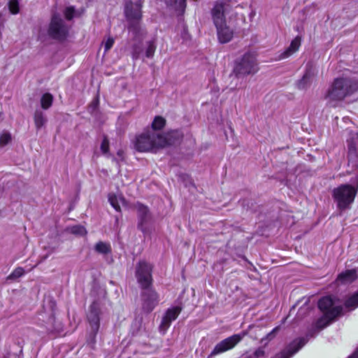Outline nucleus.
Listing matches in <instances>:
<instances>
[{"instance_id": "1", "label": "nucleus", "mask_w": 358, "mask_h": 358, "mask_svg": "<svg viewBox=\"0 0 358 358\" xmlns=\"http://www.w3.org/2000/svg\"><path fill=\"white\" fill-rule=\"evenodd\" d=\"M318 307L323 315L317 320L315 325L320 330L343 315L345 309L352 310L357 308L358 292H355L344 301L336 297H323L318 301Z\"/></svg>"}, {"instance_id": "2", "label": "nucleus", "mask_w": 358, "mask_h": 358, "mask_svg": "<svg viewBox=\"0 0 358 358\" xmlns=\"http://www.w3.org/2000/svg\"><path fill=\"white\" fill-rule=\"evenodd\" d=\"M169 144L166 137L162 134L148 129L137 136L134 147L139 152H154Z\"/></svg>"}, {"instance_id": "3", "label": "nucleus", "mask_w": 358, "mask_h": 358, "mask_svg": "<svg viewBox=\"0 0 358 358\" xmlns=\"http://www.w3.org/2000/svg\"><path fill=\"white\" fill-rule=\"evenodd\" d=\"M358 192V178L356 185L343 184L334 188L332 197L337 208L341 212L350 209Z\"/></svg>"}, {"instance_id": "4", "label": "nucleus", "mask_w": 358, "mask_h": 358, "mask_svg": "<svg viewBox=\"0 0 358 358\" xmlns=\"http://www.w3.org/2000/svg\"><path fill=\"white\" fill-rule=\"evenodd\" d=\"M358 90V80L347 78L334 80L327 93V98L334 101H341Z\"/></svg>"}, {"instance_id": "5", "label": "nucleus", "mask_w": 358, "mask_h": 358, "mask_svg": "<svg viewBox=\"0 0 358 358\" xmlns=\"http://www.w3.org/2000/svg\"><path fill=\"white\" fill-rule=\"evenodd\" d=\"M143 2L138 0L135 3L131 1H127L124 5V15L129 22V31L132 32L135 38H138L141 34L140 22L142 18Z\"/></svg>"}, {"instance_id": "6", "label": "nucleus", "mask_w": 358, "mask_h": 358, "mask_svg": "<svg viewBox=\"0 0 358 358\" xmlns=\"http://www.w3.org/2000/svg\"><path fill=\"white\" fill-rule=\"evenodd\" d=\"M258 70L256 57L251 52H246L241 58L236 59L234 67V73L236 77L254 75Z\"/></svg>"}, {"instance_id": "7", "label": "nucleus", "mask_w": 358, "mask_h": 358, "mask_svg": "<svg viewBox=\"0 0 358 358\" xmlns=\"http://www.w3.org/2000/svg\"><path fill=\"white\" fill-rule=\"evenodd\" d=\"M70 27L58 13L52 15L48 34L49 36L58 41H64L69 36Z\"/></svg>"}, {"instance_id": "8", "label": "nucleus", "mask_w": 358, "mask_h": 358, "mask_svg": "<svg viewBox=\"0 0 358 358\" xmlns=\"http://www.w3.org/2000/svg\"><path fill=\"white\" fill-rule=\"evenodd\" d=\"M101 302L94 301L90 306L87 315V320L90 331L89 333L88 342L94 344L96 341V336L100 326Z\"/></svg>"}, {"instance_id": "9", "label": "nucleus", "mask_w": 358, "mask_h": 358, "mask_svg": "<svg viewBox=\"0 0 358 358\" xmlns=\"http://www.w3.org/2000/svg\"><path fill=\"white\" fill-rule=\"evenodd\" d=\"M152 266L146 262H140L136 266V275L138 283L143 289H149L152 282Z\"/></svg>"}, {"instance_id": "10", "label": "nucleus", "mask_w": 358, "mask_h": 358, "mask_svg": "<svg viewBox=\"0 0 358 358\" xmlns=\"http://www.w3.org/2000/svg\"><path fill=\"white\" fill-rule=\"evenodd\" d=\"M231 10V6L228 0H222L217 2L212 10V16L216 27H220L226 23L225 15Z\"/></svg>"}, {"instance_id": "11", "label": "nucleus", "mask_w": 358, "mask_h": 358, "mask_svg": "<svg viewBox=\"0 0 358 358\" xmlns=\"http://www.w3.org/2000/svg\"><path fill=\"white\" fill-rule=\"evenodd\" d=\"M137 210L138 224L137 227L144 234L150 232L148 224L151 220V215L148 208L141 203L135 205Z\"/></svg>"}, {"instance_id": "12", "label": "nucleus", "mask_w": 358, "mask_h": 358, "mask_svg": "<svg viewBox=\"0 0 358 358\" xmlns=\"http://www.w3.org/2000/svg\"><path fill=\"white\" fill-rule=\"evenodd\" d=\"M245 333L234 334L218 343L213 350L211 355H216L232 349L245 336Z\"/></svg>"}, {"instance_id": "13", "label": "nucleus", "mask_w": 358, "mask_h": 358, "mask_svg": "<svg viewBox=\"0 0 358 358\" xmlns=\"http://www.w3.org/2000/svg\"><path fill=\"white\" fill-rule=\"evenodd\" d=\"M182 309V307L180 304H178L175 306H173L170 308H169L163 317L159 329L163 333H165V331L169 328L171 326V324L173 321L176 320L179 314L180 313L181 310Z\"/></svg>"}, {"instance_id": "14", "label": "nucleus", "mask_w": 358, "mask_h": 358, "mask_svg": "<svg viewBox=\"0 0 358 358\" xmlns=\"http://www.w3.org/2000/svg\"><path fill=\"white\" fill-rule=\"evenodd\" d=\"M348 160L352 166L358 167V133L352 135L348 141Z\"/></svg>"}, {"instance_id": "15", "label": "nucleus", "mask_w": 358, "mask_h": 358, "mask_svg": "<svg viewBox=\"0 0 358 358\" xmlns=\"http://www.w3.org/2000/svg\"><path fill=\"white\" fill-rule=\"evenodd\" d=\"M306 338H299L293 341L276 358H290L296 353L306 343Z\"/></svg>"}, {"instance_id": "16", "label": "nucleus", "mask_w": 358, "mask_h": 358, "mask_svg": "<svg viewBox=\"0 0 358 358\" xmlns=\"http://www.w3.org/2000/svg\"><path fill=\"white\" fill-rule=\"evenodd\" d=\"M55 307L56 303L52 298L50 295L45 296L43 305V312L40 314L43 319H47L48 322L52 323L54 321Z\"/></svg>"}, {"instance_id": "17", "label": "nucleus", "mask_w": 358, "mask_h": 358, "mask_svg": "<svg viewBox=\"0 0 358 358\" xmlns=\"http://www.w3.org/2000/svg\"><path fill=\"white\" fill-rule=\"evenodd\" d=\"M358 278V267L353 269H348L340 273L337 278L338 285H348L353 282Z\"/></svg>"}, {"instance_id": "18", "label": "nucleus", "mask_w": 358, "mask_h": 358, "mask_svg": "<svg viewBox=\"0 0 358 358\" xmlns=\"http://www.w3.org/2000/svg\"><path fill=\"white\" fill-rule=\"evenodd\" d=\"M142 299L143 308L148 313L151 312L159 302L156 292H143Z\"/></svg>"}, {"instance_id": "19", "label": "nucleus", "mask_w": 358, "mask_h": 358, "mask_svg": "<svg viewBox=\"0 0 358 358\" xmlns=\"http://www.w3.org/2000/svg\"><path fill=\"white\" fill-rule=\"evenodd\" d=\"M315 78V73L311 68L306 70L303 77L296 82V87L303 90L310 87Z\"/></svg>"}, {"instance_id": "20", "label": "nucleus", "mask_w": 358, "mask_h": 358, "mask_svg": "<svg viewBox=\"0 0 358 358\" xmlns=\"http://www.w3.org/2000/svg\"><path fill=\"white\" fill-rule=\"evenodd\" d=\"M218 39L220 43H226L230 41L233 37V31L226 25V23L220 27H216Z\"/></svg>"}, {"instance_id": "21", "label": "nucleus", "mask_w": 358, "mask_h": 358, "mask_svg": "<svg viewBox=\"0 0 358 358\" xmlns=\"http://www.w3.org/2000/svg\"><path fill=\"white\" fill-rule=\"evenodd\" d=\"M301 42V37L299 36H297L294 39H293L289 45V46L281 54L280 58L285 59L287 57H289L292 54L296 52L300 45Z\"/></svg>"}, {"instance_id": "22", "label": "nucleus", "mask_w": 358, "mask_h": 358, "mask_svg": "<svg viewBox=\"0 0 358 358\" xmlns=\"http://www.w3.org/2000/svg\"><path fill=\"white\" fill-rule=\"evenodd\" d=\"M34 121L36 130H40L48 122L45 113L41 109H36L34 113Z\"/></svg>"}, {"instance_id": "23", "label": "nucleus", "mask_w": 358, "mask_h": 358, "mask_svg": "<svg viewBox=\"0 0 358 358\" xmlns=\"http://www.w3.org/2000/svg\"><path fill=\"white\" fill-rule=\"evenodd\" d=\"M166 3L179 14L182 15L186 8V0H168Z\"/></svg>"}, {"instance_id": "24", "label": "nucleus", "mask_w": 358, "mask_h": 358, "mask_svg": "<svg viewBox=\"0 0 358 358\" xmlns=\"http://www.w3.org/2000/svg\"><path fill=\"white\" fill-rule=\"evenodd\" d=\"M94 250L96 252L102 255H108L111 252V247L110 243L99 241L94 246Z\"/></svg>"}, {"instance_id": "25", "label": "nucleus", "mask_w": 358, "mask_h": 358, "mask_svg": "<svg viewBox=\"0 0 358 358\" xmlns=\"http://www.w3.org/2000/svg\"><path fill=\"white\" fill-rule=\"evenodd\" d=\"M41 106L43 110L50 108L53 102V96L50 93H45L41 98Z\"/></svg>"}, {"instance_id": "26", "label": "nucleus", "mask_w": 358, "mask_h": 358, "mask_svg": "<svg viewBox=\"0 0 358 358\" xmlns=\"http://www.w3.org/2000/svg\"><path fill=\"white\" fill-rule=\"evenodd\" d=\"M166 123V120L164 117L161 116H157L155 117L152 123V131H157L158 130H161L163 129Z\"/></svg>"}, {"instance_id": "27", "label": "nucleus", "mask_w": 358, "mask_h": 358, "mask_svg": "<svg viewBox=\"0 0 358 358\" xmlns=\"http://www.w3.org/2000/svg\"><path fill=\"white\" fill-rule=\"evenodd\" d=\"M25 271L22 267H17L7 277V280H17L24 274Z\"/></svg>"}, {"instance_id": "28", "label": "nucleus", "mask_w": 358, "mask_h": 358, "mask_svg": "<svg viewBox=\"0 0 358 358\" xmlns=\"http://www.w3.org/2000/svg\"><path fill=\"white\" fill-rule=\"evenodd\" d=\"M108 201L110 203V205L117 210L120 211V206L119 203L120 201H123V199L118 198L116 195L110 194L108 195Z\"/></svg>"}, {"instance_id": "29", "label": "nucleus", "mask_w": 358, "mask_h": 358, "mask_svg": "<svg viewBox=\"0 0 358 358\" xmlns=\"http://www.w3.org/2000/svg\"><path fill=\"white\" fill-rule=\"evenodd\" d=\"M156 50V44L154 40L147 42L145 56L148 58H152L154 56Z\"/></svg>"}, {"instance_id": "30", "label": "nucleus", "mask_w": 358, "mask_h": 358, "mask_svg": "<svg viewBox=\"0 0 358 358\" xmlns=\"http://www.w3.org/2000/svg\"><path fill=\"white\" fill-rule=\"evenodd\" d=\"M141 46L142 45H141V41L139 43H135L133 45L131 55H132V58L134 60H137L138 59L140 58V56L142 53V47Z\"/></svg>"}, {"instance_id": "31", "label": "nucleus", "mask_w": 358, "mask_h": 358, "mask_svg": "<svg viewBox=\"0 0 358 358\" xmlns=\"http://www.w3.org/2000/svg\"><path fill=\"white\" fill-rule=\"evenodd\" d=\"M70 231L73 234L85 236L87 234L85 228L81 225H75L71 227Z\"/></svg>"}, {"instance_id": "32", "label": "nucleus", "mask_w": 358, "mask_h": 358, "mask_svg": "<svg viewBox=\"0 0 358 358\" xmlns=\"http://www.w3.org/2000/svg\"><path fill=\"white\" fill-rule=\"evenodd\" d=\"M10 12L13 14H17L19 13V2L17 0H10L8 3Z\"/></svg>"}, {"instance_id": "33", "label": "nucleus", "mask_w": 358, "mask_h": 358, "mask_svg": "<svg viewBox=\"0 0 358 358\" xmlns=\"http://www.w3.org/2000/svg\"><path fill=\"white\" fill-rule=\"evenodd\" d=\"M11 141V135L8 132H3L0 135V147H3Z\"/></svg>"}, {"instance_id": "34", "label": "nucleus", "mask_w": 358, "mask_h": 358, "mask_svg": "<svg viewBox=\"0 0 358 358\" xmlns=\"http://www.w3.org/2000/svg\"><path fill=\"white\" fill-rule=\"evenodd\" d=\"M76 10L73 6H68L64 10V15L67 20H71L75 16Z\"/></svg>"}, {"instance_id": "35", "label": "nucleus", "mask_w": 358, "mask_h": 358, "mask_svg": "<svg viewBox=\"0 0 358 358\" xmlns=\"http://www.w3.org/2000/svg\"><path fill=\"white\" fill-rule=\"evenodd\" d=\"M101 150L103 154H106L109 150V141L108 138L105 136L102 141L101 145Z\"/></svg>"}, {"instance_id": "36", "label": "nucleus", "mask_w": 358, "mask_h": 358, "mask_svg": "<svg viewBox=\"0 0 358 358\" xmlns=\"http://www.w3.org/2000/svg\"><path fill=\"white\" fill-rule=\"evenodd\" d=\"M114 38L112 37H108L106 42L104 43V49L105 52H108L113 45L114 44Z\"/></svg>"}, {"instance_id": "37", "label": "nucleus", "mask_w": 358, "mask_h": 358, "mask_svg": "<svg viewBox=\"0 0 358 358\" xmlns=\"http://www.w3.org/2000/svg\"><path fill=\"white\" fill-rule=\"evenodd\" d=\"M264 350L262 349V348H259L257 349L255 352H254V356L255 357H262L264 355Z\"/></svg>"}, {"instance_id": "38", "label": "nucleus", "mask_w": 358, "mask_h": 358, "mask_svg": "<svg viewBox=\"0 0 358 358\" xmlns=\"http://www.w3.org/2000/svg\"><path fill=\"white\" fill-rule=\"evenodd\" d=\"M279 329V327H275L273 331L268 334V337L271 339L274 336V334Z\"/></svg>"}, {"instance_id": "39", "label": "nucleus", "mask_w": 358, "mask_h": 358, "mask_svg": "<svg viewBox=\"0 0 358 358\" xmlns=\"http://www.w3.org/2000/svg\"><path fill=\"white\" fill-rule=\"evenodd\" d=\"M348 358H358V348L357 349V350L352 355H350Z\"/></svg>"}, {"instance_id": "40", "label": "nucleus", "mask_w": 358, "mask_h": 358, "mask_svg": "<svg viewBox=\"0 0 358 358\" xmlns=\"http://www.w3.org/2000/svg\"><path fill=\"white\" fill-rule=\"evenodd\" d=\"M117 155L118 157L121 159H123V155H124V152L121 150H118L117 151Z\"/></svg>"}, {"instance_id": "41", "label": "nucleus", "mask_w": 358, "mask_h": 358, "mask_svg": "<svg viewBox=\"0 0 358 358\" xmlns=\"http://www.w3.org/2000/svg\"><path fill=\"white\" fill-rule=\"evenodd\" d=\"M47 257H48V255H45V256L43 257V259H46V258H47Z\"/></svg>"}, {"instance_id": "42", "label": "nucleus", "mask_w": 358, "mask_h": 358, "mask_svg": "<svg viewBox=\"0 0 358 358\" xmlns=\"http://www.w3.org/2000/svg\"><path fill=\"white\" fill-rule=\"evenodd\" d=\"M3 358H6V357H3Z\"/></svg>"}]
</instances>
